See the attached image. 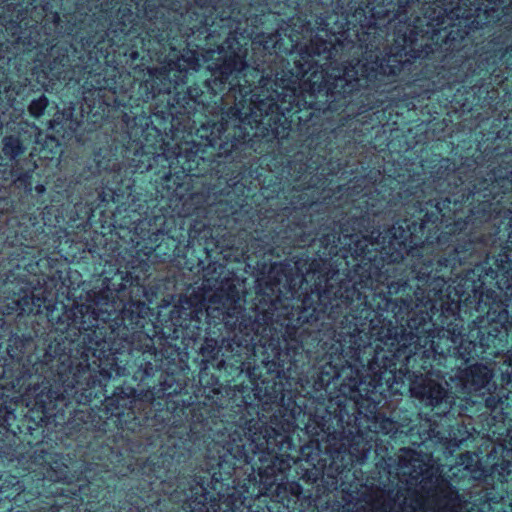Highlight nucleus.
<instances>
[{
    "mask_svg": "<svg viewBox=\"0 0 512 512\" xmlns=\"http://www.w3.org/2000/svg\"><path fill=\"white\" fill-rule=\"evenodd\" d=\"M208 305L204 293L193 290L181 294L168 315L162 320V334L168 340L180 341L185 348L199 351L202 357L214 358L223 332L233 330L237 322L235 312L241 309L240 293L233 283L223 285Z\"/></svg>",
    "mask_w": 512,
    "mask_h": 512,
    "instance_id": "nucleus-15",
    "label": "nucleus"
},
{
    "mask_svg": "<svg viewBox=\"0 0 512 512\" xmlns=\"http://www.w3.org/2000/svg\"><path fill=\"white\" fill-rule=\"evenodd\" d=\"M420 0H361L343 15V22L335 41L357 42L364 49L360 57H353L330 68H324L315 56L331 54L333 44L315 36L308 46L301 47L293 70L282 71L275 78V86L281 89L279 104L271 105L272 113H285L287 119L301 114L312 103L321 98L346 97L359 90L360 81L368 86L382 87L383 78L396 76L401 68L399 59L405 55L399 40L390 47V52L381 56L379 45L384 40L386 24L402 18L408 19L412 5Z\"/></svg>",
    "mask_w": 512,
    "mask_h": 512,
    "instance_id": "nucleus-9",
    "label": "nucleus"
},
{
    "mask_svg": "<svg viewBox=\"0 0 512 512\" xmlns=\"http://www.w3.org/2000/svg\"><path fill=\"white\" fill-rule=\"evenodd\" d=\"M57 109L58 106L54 102H51L44 94L33 99L28 105L29 115L37 120H40L44 116H54Z\"/></svg>",
    "mask_w": 512,
    "mask_h": 512,
    "instance_id": "nucleus-33",
    "label": "nucleus"
},
{
    "mask_svg": "<svg viewBox=\"0 0 512 512\" xmlns=\"http://www.w3.org/2000/svg\"><path fill=\"white\" fill-rule=\"evenodd\" d=\"M378 88L367 83L363 85L360 81L359 90L353 95L321 98L301 114L289 119L285 113H276L267 119V130L277 141L287 139L292 134L308 141L315 150L326 152L331 150L336 129L325 127V116L327 112L335 113L347 108L365 130H353L355 141L363 146L372 144L374 132L378 133L381 129L386 132V127L391 129L399 124L397 118L393 119V108H383V100L376 95Z\"/></svg>",
    "mask_w": 512,
    "mask_h": 512,
    "instance_id": "nucleus-13",
    "label": "nucleus"
},
{
    "mask_svg": "<svg viewBox=\"0 0 512 512\" xmlns=\"http://www.w3.org/2000/svg\"><path fill=\"white\" fill-rule=\"evenodd\" d=\"M505 198L497 189L492 186L482 185V177L477 180L474 189H463L461 194L452 198L451 211L446 220H452L447 223L445 228L454 233L456 237L465 234L466 231L478 222L487 223L497 214L496 204L493 202L496 198Z\"/></svg>",
    "mask_w": 512,
    "mask_h": 512,
    "instance_id": "nucleus-20",
    "label": "nucleus"
},
{
    "mask_svg": "<svg viewBox=\"0 0 512 512\" xmlns=\"http://www.w3.org/2000/svg\"><path fill=\"white\" fill-rule=\"evenodd\" d=\"M238 106L224 109L218 121L203 122L195 138L178 143L172 155L175 162L162 165L155 175L158 222L155 245L138 249L160 263H171L190 272L204 271L208 261L222 255L235 261L251 260L265 254L262 241L238 222V210L246 204V184L234 183V203L219 201L215 209L209 196L194 191L192 178L215 177L222 159L242 163L254 151L250 132L242 124Z\"/></svg>",
    "mask_w": 512,
    "mask_h": 512,
    "instance_id": "nucleus-5",
    "label": "nucleus"
},
{
    "mask_svg": "<svg viewBox=\"0 0 512 512\" xmlns=\"http://www.w3.org/2000/svg\"><path fill=\"white\" fill-rule=\"evenodd\" d=\"M474 249V241L471 239H458L451 251L455 253V257L458 258V260L463 261V264L465 263V259L469 257L472 254V251Z\"/></svg>",
    "mask_w": 512,
    "mask_h": 512,
    "instance_id": "nucleus-42",
    "label": "nucleus"
},
{
    "mask_svg": "<svg viewBox=\"0 0 512 512\" xmlns=\"http://www.w3.org/2000/svg\"><path fill=\"white\" fill-rule=\"evenodd\" d=\"M288 173L295 182H305L311 174L312 165L309 159L294 158L287 162Z\"/></svg>",
    "mask_w": 512,
    "mask_h": 512,
    "instance_id": "nucleus-37",
    "label": "nucleus"
},
{
    "mask_svg": "<svg viewBox=\"0 0 512 512\" xmlns=\"http://www.w3.org/2000/svg\"><path fill=\"white\" fill-rule=\"evenodd\" d=\"M473 283L461 280L456 301L442 306L439 327L427 310L414 308L417 292L409 279L389 283L387 294H373L374 304L341 327L337 341L327 346L329 361L317 377L318 390L348 381L353 391L396 394L409 381L411 395L424 407L460 414L466 407H456L458 395L443 385L440 368L448 358L467 364L504 356L512 339V323L474 317L495 311L477 298ZM484 299L493 300V293Z\"/></svg>",
    "mask_w": 512,
    "mask_h": 512,
    "instance_id": "nucleus-2",
    "label": "nucleus"
},
{
    "mask_svg": "<svg viewBox=\"0 0 512 512\" xmlns=\"http://www.w3.org/2000/svg\"><path fill=\"white\" fill-rule=\"evenodd\" d=\"M116 490H117V486H116V485H114V486L112 487V491H113V492H116Z\"/></svg>",
    "mask_w": 512,
    "mask_h": 512,
    "instance_id": "nucleus-47",
    "label": "nucleus"
},
{
    "mask_svg": "<svg viewBox=\"0 0 512 512\" xmlns=\"http://www.w3.org/2000/svg\"><path fill=\"white\" fill-rule=\"evenodd\" d=\"M451 494H454V498H451L450 496H445L446 498L450 499V500H453V501H458L460 502L461 501V497L458 493V491L455 489V488H451Z\"/></svg>",
    "mask_w": 512,
    "mask_h": 512,
    "instance_id": "nucleus-45",
    "label": "nucleus"
},
{
    "mask_svg": "<svg viewBox=\"0 0 512 512\" xmlns=\"http://www.w3.org/2000/svg\"><path fill=\"white\" fill-rule=\"evenodd\" d=\"M105 151L94 153L92 162L71 177L58 176L50 191L44 183L34 185V170L19 167L13 183L30 196L36 211L9 219L4 240L6 260L15 270L35 274L42 252L55 251L70 263L94 271L106 252L107 236L115 226V205L83 202L81 189L94 184L95 177L116 164Z\"/></svg>",
    "mask_w": 512,
    "mask_h": 512,
    "instance_id": "nucleus-7",
    "label": "nucleus"
},
{
    "mask_svg": "<svg viewBox=\"0 0 512 512\" xmlns=\"http://www.w3.org/2000/svg\"><path fill=\"white\" fill-rule=\"evenodd\" d=\"M77 67L76 72L71 74L72 80L55 91L63 90L73 82L72 86H77L78 93L83 95L84 91L80 90L90 83L94 90L92 95L96 93L97 98L88 101L84 97L85 104L81 105L79 111L75 105L63 111L57 109L54 117L49 120V128L62 140L77 142L85 140V132L92 134L107 127L111 129L105 144L92 150L84 166L93 161L95 152L104 150L106 154L110 150V158L117 159L114 161L116 164L109 170L101 171L94 180L95 184L102 177L101 191L97 196L99 204L115 205L118 209L123 208L132 213L131 230L135 233L140 230V237L149 239L150 245H155L158 222L154 223L152 216L157 214L158 200L153 176L157 174V167L155 157L144 145L138 125L134 126L130 121L133 114L129 112L124 94L129 90L131 82L122 92L114 93L98 83L103 77V70H97L88 78L82 76L81 64Z\"/></svg>",
    "mask_w": 512,
    "mask_h": 512,
    "instance_id": "nucleus-8",
    "label": "nucleus"
},
{
    "mask_svg": "<svg viewBox=\"0 0 512 512\" xmlns=\"http://www.w3.org/2000/svg\"><path fill=\"white\" fill-rule=\"evenodd\" d=\"M419 420L420 414L408 413V411H404L397 420L383 416L379 422V430L392 440H396L398 434H403L405 437H421Z\"/></svg>",
    "mask_w": 512,
    "mask_h": 512,
    "instance_id": "nucleus-26",
    "label": "nucleus"
},
{
    "mask_svg": "<svg viewBox=\"0 0 512 512\" xmlns=\"http://www.w3.org/2000/svg\"><path fill=\"white\" fill-rule=\"evenodd\" d=\"M281 503H282L283 505H285V504H284V497H282V498H281Z\"/></svg>",
    "mask_w": 512,
    "mask_h": 512,
    "instance_id": "nucleus-49",
    "label": "nucleus"
},
{
    "mask_svg": "<svg viewBox=\"0 0 512 512\" xmlns=\"http://www.w3.org/2000/svg\"><path fill=\"white\" fill-rule=\"evenodd\" d=\"M464 368H458L453 381H456L457 385H459L462 391L467 394L464 397H459L456 400V407L460 406L466 407L460 415L468 410V405L471 402V398L468 396L472 392H478L484 388H487L493 378V370L485 364L474 363L468 365ZM452 416L459 415V413L451 414Z\"/></svg>",
    "mask_w": 512,
    "mask_h": 512,
    "instance_id": "nucleus-23",
    "label": "nucleus"
},
{
    "mask_svg": "<svg viewBox=\"0 0 512 512\" xmlns=\"http://www.w3.org/2000/svg\"><path fill=\"white\" fill-rule=\"evenodd\" d=\"M249 174H250L251 177H253L254 174H255V177H258L259 176L258 168L254 169V170H250Z\"/></svg>",
    "mask_w": 512,
    "mask_h": 512,
    "instance_id": "nucleus-46",
    "label": "nucleus"
},
{
    "mask_svg": "<svg viewBox=\"0 0 512 512\" xmlns=\"http://www.w3.org/2000/svg\"><path fill=\"white\" fill-rule=\"evenodd\" d=\"M38 132L31 141V155L38 157L47 165L57 164L62 154L60 137L44 133L39 127Z\"/></svg>",
    "mask_w": 512,
    "mask_h": 512,
    "instance_id": "nucleus-29",
    "label": "nucleus"
},
{
    "mask_svg": "<svg viewBox=\"0 0 512 512\" xmlns=\"http://www.w3.org/2000/svg\"><path fill=\"white\" fill-rule=\"evenodd\" d=\"M420 172L408 170L406 179L399 181L400 184L423 185L424 197L420 204L411 202H401L400 206L413 208L414 212L419 214L418 220L406 218L398 220L391 225L388 235L392 239L393 261H403L406 257L419 259L423 256V238L428 232L441 227L443 219L449 217L451 211L452 198L435 196L431 197L426 193V183H419Z\"/></svg>",
    "mask_w": 512,
    "mask_h": 512,
    "instance_id": "nucleus-18",
    "label": "nucleus"
},
{
    "mask_svg": "<svg viewBox=\"0 0 512 512\" xmlns=\"http://www.w3.org/2000/svg\"><path fill=\"white\" fill-rule=\"evenodd\" d=\"M113 26H115L113 32L116 36L120 38L133 37L141 43L142 49H144L145 37H140V35L145 31V24L133 12L131 5L125 4L117 9Z\"/></svg>",
    "mask_w": 512,
    "mask_h": 512,
    "instance_id": "nucleus-27",
    "label": "nucleus"
},
{
    "mask_svg": "<svg viewBox=\"0 0 512 512\" xmlns=\"http://www.w3.org/2000/svg\"><path fill=\"white\" fill-rule=\"evenodd\" d=\"M66 340L53 338L43 352L38 371L26 396L28 411L13 429L19 455L8 464L40 468L22 478L0 475V512H95L111 492L106 475H145L159 478L173 456L165 453L135 457L111 445L98 423L84 416L93 407L73 408L80 384L66 355Z\"/></svg>",
    "mask_w": 512,
    "mask_h": 512,
    "instance_id": "nucleus-3",
    "label": "nucleus"
},
{
    "mask_svg": "<svg viewBox=\"0 0 512 512\" xmlns=\"http://www.w3.org/2000/svg\"><path fill=\"white\" fill-rule=\"evenodd\" d=\"M117 1L107 0L100 4L99 14L93 15L87 23L79 20L76 24L85 35L80 37L84 53L78 56L81 61L82 76L92 77L97 70H103V77L98 80L101 86L115 92L125 90L132 81L127 66L143 60L135 45L129 47L118 45L109 37L108 31L113 26V10Z\"/></svg>",
    "mask_w": 512,
    "mask_h": 512,
    "instance_id": "nucleus-16",
    "label": "nucleus"
},
{
    "mask_svg": "<svg viewBox=\"0 0 512 512\" xmlns=\"http://www.w3.org/2000/svg\"><path fill=\"white\" fill-rule=\"evenodd\" d=\"M284 210L289 218V226L300 233H303L312 223V215L309 209L286 207Z\"/></svg>",
    "mask_w": 512,
    "mask_h": 512,
    "instance_id": "nucleus-34",
    "label": "nucleus"
},
{
    "mask_svg": "<svg viewBox=\"0 0 512 512\" xmlns=\"http://www.w3.org/2000/svg\"><path fill=\"white\" fill-rule=\"evenodd\" d=\"M490 475L501 484L512 480V426L506 430L501 458L490 467Z\"/></svg>",
    "mask_w": 512,
    "mask_h": 512,
    "instance_id": "nucleus-30",
    "label": "nucleus"
},
{
    "mask_svg": "<svg viewBox=\"0 0 512 512\" xmlns=\"http://www.w3.org/2000/svg\"><path fill=\"white\" fill-rule=\"evenodd\" d=\"M219 56L208 66L211 78L187 86L191 69L171 60L160 67H148L135 61L129 68L136 72H147V78L140 81L134 90L135 77L129 90L124 94L130 120L138 125L144 145L148 147L155 165L166 151V137L185 139V133L192 137V122L197 114L209 112L230 87L239 83L248 68V49L235 34H229L217 47Z\"/></svg>",
    "mask_w": 512,
    "mask_h": 512,
    "instance_id": "nucleus-10",
    "label": "nucleus"
},
{
    "mask_svg": "<svg viewBox=\"0 0 512 512\" xmlns=\"http://www.w3.org/2000/svg\"><path fill=\"white\" fill-rule=\"evenodd\" d=\"M16 207L17 203L10 191L6 187L0 186V215L15 213Z\"/></svg>",
    "mask_w": 512,
    "mask_h": 512,
    "instance_id": "nucleus-41",
    "label": "nucleus"
},
{
    "mask_svg": "<svg viewBox=\"0 0 512 512\" xmlns=\"http://www.w3.org/2000/svg\"><path fill=\"white\" fill-rule=\"evenodd\" d=\"M310 185H296L293 187L294 193L291 195L289 206L288 207H295V208H303V209H309L313 207L315 204L314 197L305 190L309 189Z\"/></svg>",
    "mask_w": 512,
    "mask_h": 512,
    "instance_id": "nucleus-38",
    "label": "nucleus"
},
{
    "mask_svg": "<svg viewBox=\"0 0 512 512\" xmlns=\"http://www.w3.org/2000/svg\"><path fill=\"white\" fill-rule=\"evenodd\" d=\"M198 9H189V19L193 28L199 32H207L213 24V17L221 20L229 18L235 10L234 0H193Z\"/></svg>",
    "mask_w": 512,
    "mask_h": 512,
    "instance_id": "nucleus-25",
    "label": "nucleus"
},
{
    "mask_svg": "<svg viewBox=\"0 0 512 512\" xmlns=\"http://www.w3.org/2000/svg\"><path fill=\"white\" fill-rule=\"evenodd\" d=\"M459 0L448 9L444 4L430 6L426 25L405 22L394 31L390 44L384 38L381 56L390 52L396 40L404 46L399 59L403 67L394 77L383 78V85L400 77L410 87H423L425 94L452 91L445 97V115L432 116L428 128L433 134L452 132L453 120H461L485 99L487 80L512 76V0Z\"/></svg>",
    "mask_w": 512,
    "mask_h": 512,
    "instance_id": "nucleus-6",
    "label": "nucleus"
},
{
    "mask_svg": "<svg viewBox=\"0 0 512 512\" xmlns=\"http://www.w3.org/2000/svg\"><path fill=\"white\" fill-rule=\"evenodd\" d=\"M289 502H290V499H287V504H286L287 508H289Z\"/></svg>",
    "mask_w": 512,
    "mask_h": 512,
    "instance_id": "nucleus-48",
    "label": "nucleus"
},
{
    "mask_svg": "<svg viewBox=\"0 0 512 512\" xmlns=\"http://www.w3.org/2000/svg\"><path fill=\"white\" fill-rule=\"evenodd\" d=\"M275 217L276 213L274 210H266L265 213H261V215L259 216V224L263 228H270L271 230H275L274 227H270V224L275 223Z\"/></svg>",
    "mask_w": 512,
    "mask_h": 512,
    "instance_id": "nucleus-43",
    "label": "nucleus"
},
{
    "mask_svg": "<svg viewBox=\"0 0 512 512\" xmlns=\"http://www.w3.org/2000/svg\"><path fill=\"white\" fill-rule=\"evenodd\" d=\"M262 191L267 199H274L282 190V179L276 175H266L262 181Z\"/></svg>",
    "mask_w": 512,
    "mask_h": 512,
    "instance_id": "nucleus-40",
    "label": "nucleus"
},
{
    "mask_svg": "<svg viewBox=\"0 0 512 512\" xmlns=\"http://www.w3.org/2000/svg\"><path fill=\"white\" fill-rule=\"evenodd\" d=\"M263 47L270 54L290 56L293 54L295 44L292 36L283 37L281 33L275 32L268 35H262Z\"/></svg>",
    "mask_w": 512,
    "mask_h": 512,
    "instance_id": "nucleus-31",
    "label": "nucleus"
},
{
    "mask_svg": "<svg viewBox=\"0 0 512 512\" xmlns=\"http://www.w3.org/2000/svg\"><path fill=\"white\" fill-rule=\"evenodd\" d=\"M493 202L497 214L492 219L501 216L498 232L506 236L507 240L493 265L485 270V276L505 297L512 298V194H507L503 199L498 197Z\"/></svg>",
    "mask_w": 512,
    "mask_h": 512,
    "instance_id": "nucleus-22",
    "label": "nucleus"
},
{
    "mask_svg": "<svg viewBox=\"0 0 512 512\" xmlns=\"http://www.w3.org/2000/svg\"><path fill=\"white\" fill-rule=\"evenodd\" d=\"M146 36L163 48L171 46L176 38V34L174 33L169 20L163 21L160 28L150 29L147 31Z\"/></svg>",
    "mask_w": 512,
    "mask_h": 512,
    "instance_id": "nucleus-35",
    "label": "nucleus"
},
{
    "mask_svg": "<svg viewBox=\"0 0 512 512\" xmlns=\"http://www.w3.org/2000/svg\"><path fill=\"white\" fill-rule=\"evenodd\" d=\"M7 134L2 138L3 158L10 162L18 159L31 149V141L38 132V126L25 120L13 122L7 127Z\"/></svg>",
    "mask_w": 512,
    "mask_h": 512,
    "instance_id": "nucleus-24",
    "label": "nucleus"
},
{
    "mask_svg": "<svg viewBox=\"0 0 512 512\" xmlns=\"http://www.w3.org/2000/svg\"><path fill=\"white\" fill-rule=\"evenodd\" d=\"M150 258L138 251L119 252L115 263L100 273V284L87 292L86 303L69 307L45 293L43 298L24 296L10 309L45 317L56 337L66 340L68 362L81 381L77 403H101L84 416L90 425L98 423L105 437L116 433L114 444L123 434L145 436L169 428L162 450L148 456H173L164 464L165 476L137 475L156 483L184 475L180 466L197 450L209 454L224 409L232 411L238 402L206 368L196 381L179 348L168 353L155 347L150 308L133 295L147 296L143 282Z\"/></svg>",
    "mask_w": 512,
    "mask_h": 512,
    "instance_id": "nucleus-1",
    "label": "nucleus"
},
{
    "mask_svg": "<svg viewBox=\"0 0 512 512\" xmlns=\"http://www.w3.org/2000/svg\"><path fill=\"white\" fill-rule=\"evenodd\" d=\"M7 330L0 340L6 356L0 357V459L13 460L19 452L13 426L22 398L29 396L33 381L43 369V352L53 338L49 333L38 335L33 328L16 326L6 321Z\"/></svg>",
    "mask_w": 512,
    "mask_h": 512,
    "instance_id": "nucleus-14",
    "label": "nucleus"
},
{
    "mask_svg": "<svg viewBox=\"0 0 512 512\" xmlns=\"http://www.w3.org/2000/svg\"><path fill=\"white\" fill-rule=\"evenodd\" d=\"M176 60H180V63L183 62L192 72L197 73L201 69L200 53L197 49L190 48L189 46L183 49V52Z\"/></svg>",
    "mask_w": 512,
    "mask_h": 512,
    "instance_id": "nucleus-39",
    "label": "nucleus"
},
{
    "mask_svg": "<svg viewBox=\"0 0 512 512\" xmlns=\"http://www.w3.org/2000/svg\"><path fill=\"white\" fill-rule=\"evenodd\" d=\"M19 288L17 291L13 290L12 293L7 296L2 302H0V340L3 338L5 331L7 330L6 316H24L33 315L30 312H22L20 310H11L14 307L13 302H17L24 296H31L33 298H43L45 291L41 294H35L32 290L30 283L26 279V275H18L17 277Z\"/></svg>",
    "mask_w": 512,
    "mask_h": 512,
    "instance_id": "nucleus-28",
    "label": "nucleus"
},
{
    "mask_svg": "<svg viewBox=\"0 0 512 512\" xmlns=\"http://www.w3.org/2000/svg\"><path fill=\"white\" fill-rule=\"evenodd\" d=\"M13 10L16 11L15 19L9 21L7 31L14 38V42L22 45L26 51L36 50L32 75L37 83L44 91L57 90L67 85L72 80V72L75 73L77 65L81 64L80 60L73 64L74 58H78L83 52L72 43H53L48 37L43 41L41 39V30L48 24L55 28L60 26V13L50 11L45 16L43 27L32 24L28 27L27 33H22V23L28 17V10L20 4L13 5Z\"/></svg>",
    "mask_w": 512,
    "mask_h": 512,
    "instance_id": "nucleus-17",
    "label": "nucleus"
},
{
    "mask_svg": "<svg viewBox=\"0 0 512 512\" xmlns=\"http://www.w3.org/2000/svg\"><path fill=\"white\" fill-rule=\"evenodd\" d=\"M297 317V324H287L284 331L263 326L259 318L235 312L237 322L233 330L223 332V341L214 358L202 357L209 371L213 368L226 383L229 394L237 399L239 411L248 408L252 398L265 404L281 406L293 420L302 415L308 434L316 438L315 451L302 449L308 468L302 480L311 486L322 483L329 490L337 489L350 472L358 437L356 417L350 414L343 399L331 396V387L318 390L319 372L329 359L324 354L338 334L324 340L320 331L301 328L305 318ZM316 320H311L313 323Z\"/></svg>",
    "mask_w": 512,
    "mask_h": 512,
    "instance_id": "nucleus-4",
    "label": "nucleus"
},
{
    "mask_svg": "<svg viewBox=\"0 0 512 512\" xmlns=\"http://www.w3.org/2000/svg\"><path fill=\"white\" fill-rule=\"evenodd\" d=\"M495 156V148L487 145L483 150L478 146L475 155L471 159L467 158L460 166L449 157H442L437 161H433L429 166V176L423 179L420 174L419 183H426V193L431 196L433 191L437 193H449L451 198L457 197L461 194L463 189H474L477 183H469L465 186L467 178L465 174V167H473L474 171L476 166H485L490 163Z\"/></svg>",
    "mask_w": 512,
    "mask_h": 512,
    "instance_id": "nucleus-21",
    "label": "nucleus"
},
{
    "mask_svg": "<svg viewBox=\"0 0 512 512\" xmlns=\"http://www.w3.org/2000/svg\"><path fill=\"white\" fill-rule=\"evenodd\" d=\"M289 492L298 500L303 494V487L299 482L293 481L289 484Z\"/></svg>",
    "mask_w": 512,
    "mask_h": 512,
    "instance_id": "nucleus-44",
    "label": "nucleus"
},
{
    "mask_svg": "<svg viewBox=\"0 0 512 512\" xmlns=\"http://www.w3.org/2000/svg\"><path fill=\"white\" fill-rule=\"evenodd\" d=\"M396 178H384L379 181L376 188L363 194L359 203L360 214L348 217L343 226L352 231L348 249L352 258V273L360 279L364 285H373L374 282L388 284L399 279H390L388 275L391 264H399L401 261H393L392 239L388 238L391 226L381 229L375 224V217L379 216L386 208L400 206L401 202L414 201L421 203L424 197L423 185L398 184ZM389 236H391L389 234Z\"/></svg>",
    "mask_w": 512,
    "mask_h": 512,
    "instance_id": "nucleus-12",
    "label": "nucleus"
},
{
    "mask_svg": "<svg viewBox=\"0 0 512 512\" xmlns=\"http://www.w3.org/2000/svg\"><path fill=\"white\" fill-rule=\"evenodd\" d=\"M456 236L449 229L441 230V227L434 230L433 232H428V235L423 238V252L426 247H450L454 238Z\"/></svg>",
    "mask_w": 512,
    "mask_h": 512,
    "instance_id": "nucleus-36",
    "label": "nucleus"
},
{
    "mask_svg": "<svg viewBox=\"0 0 512 512\" xmlns=\"http://www.w3.org/2000/svg\"><path fill=\"white\" fill-rule=\"evenodd\" d=\"M318 235L319 247L328 257H306L292 266L287 262H275L270 266L267 278L260 282L255 293V306L258 314L273 312L286 294H291L302 304L304 322L319 320L339 309L343 314L342 324L349 325L356 316L371 307L364 285L352 273L351 255L346 247L341 248L340 231L336 224L321 225Z\"/></svg>",
    "mask_w": 512,
    "mask_h": 512,
    "instance_id": "nucleus-11",
    "label": "nucleus"
},
{
    "mask_svg": "<svg viewBox=\"0 0 512 512\" xmlns=\"http://www.w3.org/2000/svg\"><path fill=\"white\" fill-rule=\"evenodd\" d=\"M455 255L456 254L450 250L447 253L433 257H424L423 255L419 259H413L414 261H417L421 264L416 273V279L429 287V292L433 293L434 301L439 302L440 312H442V306L446 302L456 301L454 293L459 290L458 285L460 284L461 280L463 278H467L469 281L474 282L473 286H475L474 288L477 290L476 294L481 293V295H483L481 298L484 300L485 304H490V302H492V299H484V295H488L490 292L493 293V302H495L493 307L492 304L490 305L495 313H475L474 317L480 320V322H485V320H491V318H495L500 319L504 323H512V315L509 314L507 305L494 289L487 288L485 286L481 275H476L474 271H467L466 273L457 276L452 284H448V280L445 278V276L438 275L441 272H450L458 266L463 265V261L458 260ZM476 296L478 297V295Z\"/></svg>",
    "mask_w": 512,
    "mask_h": 512,
    "instance_id": "nucleus-19",
    "label": "nucleus"
},
{
    "mask_svg": "<svg viewBox=\"0 0 512 512\" xmlns=\"http://www.w3.org/2000/svg\"><path fill=\"white\" fill-rule=\"evenodd\" d=\"M485 407L490 411L492 418L495 422H502L508 419L509 416V395L507 393H490L485 398Z\"/></svg>",
    "mask_w": 512,
    "mask_h": 512,
    "instance_id": "nucleus-32",
    "label": "nucleus"
}]
</instances>
